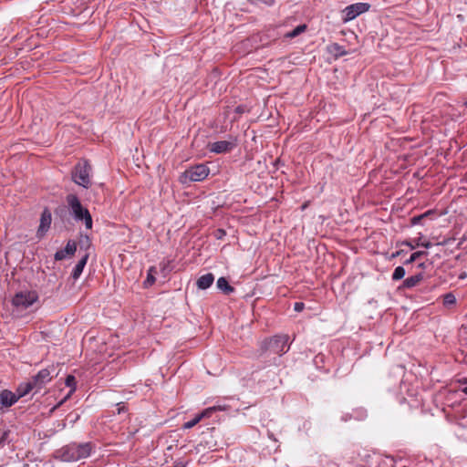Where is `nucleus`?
<instances>
[{
    "label": "nucleus",
    "instance_id": "1",
    "mask_svg": "<svg viewBox=\"0 0 467 467\" xmlns=\"http://www.w3.org/2000/svg\"><path fill=\"white\" fill-rule=\"evenodd\" d=\"M92 445L86 443H70L60 451V458L64 462H77L88 457L91 453Z\"/></svg>",
    "mask_w": 467,
    "mask_h": 467
},
{
    "label": "nucleus",
    "instance_id": "2",
    "mask_svg": "<svg viewBox=\"0 0 467 467\" xmlns=\"http://www.w3.org/2000/svg\"><path fill=\"white\" fill-rule=\"evenodd\" d=\"M67 202L69 206L72 216L76 221H82L87 229L92 228V217L88 210L82 206L78 196L69 194L67 197Z\"/></svg>",
    "mask_w": 467,
    "mask_h": 467
},
{
    "label": "nucleus",
    "instance_id": "3",
    "mask_svg": "<svg viewBox=\"0 0 467 467\" xmlns=\"http://www.w3.org/2000/svg\"><path fill=\"white\" fill-rule=\"evenodd\" d=\"M288 341L289 337L287 335H276L262 341L261 349L281 356L289 350L290 345Z\"/></svg>",
    "mask_w": 467,
    "mask_h": 467
},
{
    "label": "nucleus",
    "instance_id": "4",
    "mask_svg": "<svg viewBox=\"0 0 467 467\" xmlns=\"http://www.w3.org/2000/svg\"><path fill=\"white\" fill-rule=\"evenodd\" d=\"M91 166L87 161H78L72 170L71 176L75 183L88 189L91 185Z\"/></svg>",
    "mask_w": 467,
    "mask_h": 467
},
{
    "label": "nucleus",
    "instance_id": "5",
    "mask_svg": "<svg viewBox=\"0 0 467 467\" xmlns=\"http://www.w3.org/2000/svg\"><path fill=\"white\" fill-rule=\"evenodd\" d=\"M210 169L205 164H197L188 168L180 176V182L182 184L191 182H202L207 178Z\"/></svg>",
    "mask_w": 467,
    "mask_h": 467
},
{
    "label": "nucleus",
    "instance_id": "6",
    "mask_svg": "<svg viewBox=\"0 0 467 467\" xmlns=\"http://www.w3.org/2000/svg\"><path fill=\"white\" fill-rule=\"evenodd\" d=\"M38 300V294L34 290L17 292L12 298V304L16 308L26 309Z\"/></svg>",
    "mask_w": 467,
    "mask_h": 467
},
{
    "label": "nucleus",
    "instance_id": "7",
    "mask_svg": "<svg viewBox=\"0 0 467 467\" xmlns=\"http://www.w3.org/2000/svg\"><path fill=\"white\" fill-rule=\"evenodd\" d=\"M370 8V5L368 3L358 2L346 6L343 13V22L348 23L357 16L368 12Z\"/></svg>",
    "mask_w": 467,
    "mask_h": 467
},
{
    "label": "nucleus",
    "instance_id": "8",
    "mask_svg": "<svg viewBox=\"0 0 467 467\" xmlns=\"http://www.w3.org/2000/svg\"><path fill=\"white\" fill-rule=\"evenodd\" d=\"M54 372L55 368L52 366L39 370L37 374L32 377V384L36 387V391H39L52 379Z\"/></svg>",
    "mask_w": 467,
    "mask_h": 467
},
{
    "label": "nucleus",
    "instance_id": "9",
    "mask_svg": "<svg viewBox=\"0 0 467 467\" xmlns=\"http://www.w3.org/2000/svg\"><path fill=\"white\" fill-rule=\"evenodd\" d=\"M237 145V140L232 138L229 140H218L208 144V150L216 154L227 153L233 150Z\"/></svg>",
    "mask_w": 467,
    "mask_h": 467
},
{
    "label": "nucleus",
    "instance_id": "10",
    "mask_svg": "<svg viewBox=\"0 0 467 467\" xmlns=\"http://www.w3.org/2000/svg\"><path fill=\"white\" fill-rule=\"evenodd\" d=\"M437 217V212L435 210H428L422 213L413 214L410 217V227L415 225H424L426 222L434 220Z\"/></svg>",
    "mask_w": 467,
    "mask_h": 467
},
{
    "label": "nucleus",
    "instance_id": "11",
    "mask_svg": "<svg viewBox=\"0 0 467 467\" xmlns=\"http://www.w3.org/2000/svg\"><path fill=\"white\" fill-rule=\"evenodd\" d=\"M51 221H52L51 213L47 208H46L41 214L40 224H39V227H38L37 233H36L37 237L41 238L46 234V233L50 228Z\"/></svg>",
    "mask_w": 467,
    "mask_h": 467
},
{
    "label": "nucleus",
    "instance_id": "12",
    "mask_svg": "<svg viewBox=\"0 0 467 467\" xmlns=\"http://www.w3.org/2000/svg\"><path fill=\"white\" fill-rule=\"evenodd\" d=\"M19 400V396L8 389L0 392V410L7 409Z\"/></svg>",
    "mask_w": 467,
    "mask_h": 467
},
{
    "label": "nucleus",
    "instance_id": "13",
    "mask_svg": "<svg viewBox=\"0 0 467 467\" xmlns=\"http://www.w3.org/2000/svg\"><path fill=\"white\" fill-rule=\"evenodd\" d=\"M77 250L75 242L68 241L64 249L58 250L55 254V260L61 261L67 256L73 255Z\"/></svg>",
    "mask_w": 467,
    "mask_h": 467
},
{
    "label": "nucleus",
    "instance_id": "14",
    "mask_svg": "<svg viewBox=\"0 0 467 467\" xmlns=\"http://www.w3.org/2000/svg\"><path fill=\"white\" fill-rule=\"evenodd\" d=\"M214 281V275L212 273L205 274L200 276L197 280V286L199 289L204 290L209 288Z\"/></svg>",
    "mask_w": 467,
    "mask_h": 467
},
{
    "label": "nucleus",
    "instance_id": "15",
    "mask_svg": "<svg viewBox=\"0 0 467 467\" xmlns=\"http://www.w3.org/2000/svg\"><path fill=\"white\" fill-rule=\"evenodd\" d=\"M88 254H85L82 258L78 262L72 271V278L77 280L81 275L83 269L88 262Z\"/></svg>",
    "mask_w": 467,
    "mask_h": 467
},
{
    "label": "nucleus",
    "instance_id": "16",
    "mask_svg": "<svg viewBox=\"0 0 467 467\" xmlns=\"http://www.w3.org/2000/svg\"><path fill=\"white\" fill-rule=\"evenodd\" d=\"M35 390V393H36V387L32 384V379H30L27 382L21 383L17 388V394L16 396H19V398L26 396L30 391Z\"/></svg>",
    "mask_w": 467,
    "mask_h": 467
},
{
    "label": "nucleus",
    "instance_id": "17",
    "mask_svg": "<svg viewBox=\"0 0 467 467\" xmlns=\"http://www.w3.org/2000/svg\"><path fill=\"white\" fill-rule=\"evenodd\" d=\"M329 53L333 54L336 57H343L348 54L345 47L337 43H333L327 47Z\"/></svg>",
    "mask_w": 467,
    "mask_h": 467
},
{
    "label": "nucleus",
    "instance_id": "18",
    "mask_svg": "<svg viewBox=\"0 0 467 467\" xmlns=\"http://www.w3.org/2000/svg\"><path fill=\"white\" fill-rule=\"evenodd\" d=\"M217 287L226 295H229L234 291V288L229 285L225 277H220L217 280Z\"/></svg>",
    "mask_w": 467,
    "mask_h": 467
},
{
    "label": "nucleus",
    "instance_id": "19",
    "mask_svg": "<svg viewBox=\"0 0 467 467\" xmlns=\"http://www.w3.org/2000/svg\"><path fill=\"white\" fill-rule=\"evenodd\" d=\"M421 254H426V253L415 252L410 254V271H412L415 267L420 269L424 265V263H416L417 258H419Z\"/></svg>",
    "mask_w": 467,
    "mask_h": 467
},
{
    "label": "nucleus",
    "instance_id": "20",
    "mask_svg": "<svg viewBox=\"0 0 467 467\" xmlns=\"http://www.w3.org/2000/svg\"><path fill=\"white\" fill-rule=\"evenodd\" d=\"M156 272H157V270H156L155 266H150L149 268L147 278L144 281V285H145L146 287L147 286H150V285H152L155 283V276H154V275L156 274Z\"/></svg>",
    "mask_w": 467,
    "mask_h": 467
},
{
    "label": "nucleus",
    "instance_id": "21",
    "mask_svg": "<svg viewBox=\"0 0 467 467\" xmlns=\"http://www.w3.org/2000/svg\"><path fill=\"white\" fill-rule=\"evenodd\" d=\"M306 29V25H299L296 28H294L292 31L288 32L286 34V36L289 38H294L297 36H299L301 33L305 32Z\"/></svg>",
    "mask_w": 467,
    "mask_h": 467
},
{
    "label": "nucleus",
    "instance_id": "22",
    "mask_svg": "<svg viewBox=\"0 0 467 467\" xmlns=\"http://www.w3.org/2000/svg\"><path fill=\"white\" fill-rule=\"evenodd\" d=\"M443 305L445 306H451L456 304V297L452 293H447L443 295Z\"/></svg>",
    "mask_w": 467,
    "mask_h": 467
},
{
    "label": "nucleus",
    "instance_id": "23",
    "mask_svg": "<svg viewBox=\"0 0 467 467\" xmlns=\"http://www.w3.org/2000/svg\"><path fill=\"white\" fill-rule=\"evenodd\" d=\"M202 420V418L200 417L199 414L195 415L193 419H192L191 420L189 421H186L184 424H183V429L185 430H188V429H192V427H194L196 424H198L200 421Z\"/></svg>",
    "mask_w": 467,
    "mask_h": 467
},
{
    "label": "nucleus",
    "instance_id": "24",
    "mask_svg": "<svg viewBox=\"0 0 467 467\" xmlns=\"http://www.w3.org/2000/svg\"><path fill=\"white\" fill-rule=\"evenodd\" d=\"M405 275V269L402 266H398L395 268L393 274H392V279L393 280H400L403 278Z\"/></svg>",
    "mask_w": 467,
    "mask_h": 467
},
{
    "label": "nucleus",
    "instance_id": "25",
    "mask_svg": "<svg viewBox=\"0 0 467 467\" xmlns=\"http://www.w3.org/2000/svg\"><path fill=\"white\" fill-rule=\"evenodd\" d=\"M423 278V272L413 274L410 275V287L416 285Z\"/></svg>",
    "mask_w": 467,
    "mask_h": 467
},
{
    "label": "nucleus",
    "instance_id": "26",
    "mask_svg": "<svg viewBox=\"0 0 467 467\" xmlns=\"http://www.w3.org/2000/svg\"><path fill=\"white\" fill-rule=\"evenodd\" d=\"M66 385L69 388H71L70 389V393H72L73 391H75L76 389V379L74 376L72 375H68L66 379Z\"/></svg>",
    "mask_w": 467,
    "mask_h": 467
},
{
    "label": "nucleus",
    "instance_id": "27",
    "mask_svg": "<svg viewBox=\"0 0 467 467\" xmlns=\"http://www.w3.org/2000/svg\"><path fill=\"white\" fill-rule=\"evenodd\" d=\"M213 409H211V407L203 410L201 413H199L200 417L202 419L204 418H210L212 415H213Z\"/></svg>",
    "mask_w": 467,
    "mask_h": 467
},
{
    "label": "nucleus",
    "instance_id": "28",
    "mask_svg": "<svg viewBox=\"0 0 467 467\" xmlns=\"http://www.w3.org/2000/svg\"><path fill=\"white\" fill-rule=\"evenodd\" d=\"M414 245H416V246L422 245L424 247H429L431 245V244L429 242L426 244L420 243V239H418V240L414 239L412 241L410 240V250H412L414 248Z\"/></svg>",
    "mask_w": 467,
    "mask_h": 467
},
{
    "label": "nucleus",
    "instance_id": "29",
    "mask_svg": "<svg viewBox=\"0 0 467 467\" xmlns=\"http://www.w3.org/2000/svg\"><path fill=\"white\" fill-rule=\"evenodd\" d=\"M305 308V304L303 302H296L294 304V310L296 312H301Z\"/></svg>",
    "mask_w": 467,
    "mask_h": 467
},
{
    "label": "nucleus",
    "instance_id": "30",
    "mask_svg": "<svg viewBox=\"0 0 467 467\" xmlns=\"http://www.w3.org/2000/svg\"><path fill=\"white\" fill-rule=\"evenodd\" d=\"M226 234L225 231L223 229H218L215 232V236L217 239H222Z\"/></svg>",
    "mask_w": 467,
    "mask_h": 467
},
{
    "label": "nucleus",
    "instance_id": "31",
    "mask_svg": "<svg viewBox=\"0 0 467 467\" xmlns=\"http://www.w3.org/2000/svg\"><path fill=\"white\" fill-rule=\"evenodd\" d=\"M211 409H213V412L226 410V407L223 405H215L211 407Z\"/></svg>",
    "mask_w": 467,
    "mask_h": 467
},
{
    "label": "nucleus",
    "instance_id": "32",
    "mask_svg": "<svg viewBox=\"0 0 467 467\" xmlns=\"http://www.w3.org/2000/svg\"><path fill=\"white\" fill-rule=\"evenodd\" d=\"M172 467H185V464L182 463V462H177L174 466Z\"/></svg>",
    "mask_w": 467,
    "mask_h": 467
},
{
    "label": "nucleus",
    "instance_id": "33",
    "mask_svg": "<svg viewBox=\"0 0 467 467\" xmlns=\"http://www.w3.org/2000/svg\"><path fill=\"white\" fill-rule=\"evenodd\" d=\"M467 276V274L465 272L462 273L460 275H459V278L460 279H464L465 277Z\"/></svg>",
    "mask_w": 467,
    "mask_h": 467
},
{
    "label": "nucleus",
    "instance_id": "34",
    "mask_svg": "<svg viewBox=\"0 0 467 467\" xmlns=\"http://www.w3.org/2000/svg\"><path fill=\"white\" fill-rule=\"evenodd\" d=\"M262 1L267 5H272L274 3V0H262Z\"/></svg>",
    "mask_w": 467,
    "mask_h": 467
},
{
    "label": "nucleus",
    "instance_id": "35",
    "mask_svg": "<svg viewBox=\"0 0 467 467\" xmlns=\"http://www.w3.org/2000/svg\"><path fill=\"white\" fill-rule=\"evenodd\" d=\"M462 391L467 395V386L462 389Z\"/></svg>",
    "mask_w": 467,
    "mask_h": 467
},
{
    "label": "nucleus",
    "instance_id": "36",
    "mask_svg": "<svg viewBox=\"0 0 467 467\" xmlns=\"http://www.w3.org/2000/svg\"><path fill=\"white\" fill-rule=\"evenodd\" d=\"M404 285H409V279H406V280L404 281Z\"/></svg>",
    "mask_w": 467,
    "mask_h": 467
},
{
    "label": "nucleus",
    "instance_id": "37",
    "mask_svg": "<svg viewBox=\"0 0 467 467\" xmlns=\"http://www.w3.org/2000/svg\"><path fill=\"white\" fill-rule=\"evenodd\" d=\"M122 409H123V407L119 409V413H120L122 411Z\"/></svg>",
    "mask_w": 467,
    "mask_h": 467
},
{
    "label": "nucleus",
    "instance_id": "38",
    "mask_svg": "<svg viewBox=\"0 0 467 467\" xmlns=\"http://www.w3.org/2000/svg\"><path fill=\"white\" fill-rule=\"evenodd\" d=\"M405 401V398H402V400L400 401V403H403Z\"/></svg>",
    "mask_w": 467,
    "mask_h": 467
},
{
    "label": "nucleus",
    "instance_id": "39",
    "mask_svg": "<svg viewBox=\"0 0 467 467\" xmlns=\"http://www.w3.org/2000/svg\"><path fill=\"white\" fill-rule=\"evenodd\" d=\"M464 382L466 383L467 382V379L464 380Z\"/></svg>",
    "mask_w": 467,
    "mask_h": 467
}]
</instances>
